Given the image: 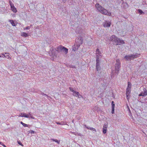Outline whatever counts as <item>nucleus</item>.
Returning <instances> with one entry per match:
<instances>
[{
  "instance_id": "f257e3e1",
  "label": "nucleus",
  "mask_w": 147,
  "mask_h": 147,
  "mask_svg": "<svg viewBox=\"0 0 147 147\" xmlns=\"http://www.w3.org/2000/svg\"><path fill=\"white\" fill-rule=\"evenodd\" d=\"M83 38L82 37L80 36V37L77 38L76 39L75 43L72 47V50L75 51L77 50L82 45L83 42Z\"/></svg>"
},
{
  "instance_id": "f03ea898",
  "label": "nucleus",
  "mask_w": 147,
  "mask_h": 147,
  "mask_svg": "<svg viewBox=\"0 0 147 147\" xmlns=\"http://www.w3.org/2000/svg\"><path fill=\"white\" fill-rule=\"evenodd\" d=\"M110 40L115 44L116 45H121L125 43L124 41L120 39L115 35H112L110 38Z\"/></svg>"
},
{
  "instance_id": "7ed1b4c3",
  "label": "nucleus",
  "mask_w": 147,
  "mask_h": 147,
  "mask_svg": "<svg viewBox=\"0 0 147 147\" xmlns=\"http://www.w3.org/2000/svg\"><path fill=\"white\" fill-rule=\"evenodd\" d=\"M116 63L115 64V69H112V74L113 76L115 75H117L119 73L121 67V63L120 60L117 59L116 61Z\"/></svg>"
},
{
  "instance_id": "20e7f679",
  "label": "nucleus",
  "mask_w": 147,
  "mask_h": 147,
  "mask_svg": "<svg viewBox=\"0 0 147 147\" xmlns=\"http://www.w3.org/2000/svg\"><path fill=\"white\" fill-rule=\"evenodd\" d=\"M140 55V54L137 53L127 55L124 57L123 59H125L126 61H130L131 60L139 57Z\"/></svg>"
},
{
  "instance_id": "39448f33",
  "label": "nucleus",
  "mask_w": 147,
  "mask_h": 147,
  "mask_svg": "<svg viewBox=\"0 0 147 147\" xmlns=\"http://www.w3.org/2000/svg\"><path fill=\"white\" fill-rule=\"evenodd\" d=\"M100 63H96V71L95 74L96 76H98L97 77V79H100L103 78L101 75H100V73H99V72L101 69V67L100 66Z\"/></svg>"
},
{
  "instance_id": "423d86ee",
  "label": "nucleus",
  "mask_w": 147,
  "mask_h": 147,
  "mask_svg": "<svg viewBox=\"0 0 147 147\" xmlns=\"http://www.w3.org/2000/svg\"><path fill=\"white\" fill-rule=\"evenodd\" d=\"M58 52L57 49L53 48V47L51 48L49 54L50 56L54 57H56Z\"/></svg>"
},
{
  "instance_id": "0eeeda50",
  "label": "nucleus",
  "mask_w": 147,
  "mask_h": 147,
  "mask_svg": "<svg viewBox=\"0 0 147 147\" xmlns=\"http://www.w3.org/2000/svg\"><path fill=\"white\" fill-rule=\"evenodd\" d=\"M57 49L59 53H63L64 52L66 54L67 53L68 49L65 48V47L60 45L58 46Z\"/></svg>"
},
{
  "instance_id": "6e6552de",
  "label": "nucleus",
  "mask_w": 147,
  "mask_h": 147,
  "mask_svg": "<svg viewBox=\"0 0 147 147\" xmlns=\"http://www.w3.org/2000/svg\"><path fill=\"white\" fill-rule=\"evenodd\" d=\"M19 116L24 117L28 118H30L32 119H35L34 117L31 115L30 112L28 114L24 113H20L19 114Z\"/></svg>"
},
{
  "instance_id": "1a4fd4ad",
  "label": "nucleus",
  "mask_w": 147,
  "mask_h": 147,
  "mask_svg": "<svg viewBox=\"0 0 147 147\" xmlns=\"http://www.w3.org/2000/svg\"><path fill=\"white\" fill-rule=\"evenodd\" d=\"M101 13L107 16H111V15L110 12L108 11L107 10L103 8V9L100 12Z\"/></svg>"
},
{
  "instance_id": "9d476101",
  "label": "nucleus",
  "mask_w": 147,
  "mask_h": 147,
  "mask_svg": "<svg viewBox=\"0 0 147 147\" xmlns=\"http://www.w3.org/2000/svg\"><path fill=\"white\" fill-rule=\"evenodd\" d=\"M95 7L97 8L98 11L100 12L103 9V7L100 5L98 3H96L95 5Z\"/></svg>"
},
{
  "instance_id": "9b49d317",
  "label": "nucleus",
  "mask_w": 147,
  "mask_h": 147,
  "mask_svg": "<svg viewBox=\"0 0 147 147\" xmlns=\"http://www.w3.org/2000/svg\"><path fill=\"white\" fill-rule=\"evenodd\" d=\"M147 95V90L146 88L143 89V92H142L139 94V96H145Z\"/></svg>"
},
{
  "instance_id": "f8f14e48",
  "label": "nucleus",
  "mask_w": 147,
  "mask_h": 147,
  "mask_svg": "<svg viewBox=\"0 0 147 147\" xmlns=\"http://www.w3.org/2000/svg\"><path fill=\"white\" fill-rule=\"evenodd\" d=\"M108 125L105 124L104 125L102 128V132L104 134H105L107 132Z\"/></svg>"
},
{
  "instance_id": "ddd939ff",
  "label": "nucleus",
  "mask_w": 147,
  "mask_h": 147,
  "mask_svg": "<svg viewBox=\"0 0 147 147\" xmlns=\"http://www.w3.org/2000/svg\"><path fill=\"white\" fill-rule=\"evenodd\" d=\"M111 22L107 21H105L103 23L104 26L106 27H109L111 25Z\"/></svg>"
},
{
  "instance_id": "4468645a",
  "label": "nucleus",
  "mask_w": 147,
  "mask_h": 147,
  "mask_svg": "<svg viewBox=\"0 0 147 147\" xmlns=\"http://www.w3.org/2000/svg\"><path fill=\"white\" fill-rule=\"evenodd\" d=\"M8 21L13 26H15L17 24H16L15 22H16V20H9Z\"/></svg>"
},
{
  "instance_id": "2eb2a0df",
  "label": "nucleus",
  "mask_w": 147,
  "mask_h": 147,
  "mask_svg": "<svg viewBox=\"0 0 147 147\" xmlns=\"http://www.w3.org/2000/svg\"><path fill=\"white\" fill-rule=\"evenodd\" d=\"M83 30L80 27H77L76 30V32L77 33L80 34L82 33Z\"/></svg>"
},
{
  "instance_id": "dca6fc26",
  "label": "nucleus",
  "mask_w": 147,
  "mask_h": 147,
  "mask_svg": "<svg viewBox=\"0 0 147 147\" xmlns=\"http://www.w3.org/2000/svg\"><path fill=\"white\" fill-rule=\"evenodd\" d=\"M100 56L98 55H96V63H101V59L100 58Z\"/></svg>"
},
{
  "instance_id": "f3484780",
  "label": "nucleus",
  "mask_w": 147,
  "mask_h": 147,
  "mask_svg": "<svg viewBox=\"0 0 147 147\" xmlns=\"http://www.w3.org/2000/svg\"><path fill=\"white\" fill-rule=\"evenodd\" d=\"M9 53H5V54L4 53H2V57H6L7 59H8L9 57Z\"/></svg>"
},
{
  "instance_id": "a211bd4d",
  "label": "nucleus",
  "mask_w": 147,
  "mask_h": 147,
  "mask_svg": "<svg viewBox=\"0 0 147 147\" xmlns=\"http://www.w3.org/2000/svg\"><path fill=\"white\" fill-rule=\"evenodd\" d=\"M73 95L74 96L78 97V98H80L79 97V93L78 92H77L75 91L73 93Z\"/></svg>"
},
{
  "instance_id": "6ab92c4d",
  "label": "nucleus",
  "mask_w": 147,
  "mask_h": 147,
  "mask_svg": "<svg viewBox=\"0 0 147 147\" xmlns=\"http://www.w3.org/2000/svg\"><path fill=\"white\" fill-rule=\"evenodd\" d=\"M131 92V88H127L126 94H130Z\"/></svg>"
},
{
  "instance_id": "aec40b11",
  "label": "nucleus",
  "mask_w": 147,
  "mask_h": 147,
  "mask_svg": "<svg viewBox=\"0 0 147 147\" xmlns=\"http://www.w3.org/2000/svg\"><path fill=\"white\" fill-rule=\"evenodd\" d=\"M101 54V53L99 51V49H97L96 50V55H98L99 56L101 57L102 55Z\"/></svg>"
},
{
  "instance_id": "412c9836",
  "label": "nucleus",
  "mask_w": 147,
  "mask_h": 147,
  "mask_svg": "<svg viewBox=\"0 0 147 147\" xmlns=\"http://www.w3.org/2000/svg\"><path fill=\"white\" fill-rule=\"evenodd\" d=\"M11 7V9L12 10L13 12L15 13H16L17 12V10L16 7H15L14 5Z\"/></svg>"
},
{
  "instance_id": "4be33fe9",
  "label": "nucleus",
  "mask_w": 147,
  "mask_h": 147,
  "mask_svg": "<svg viewBox=\"0 0 147 147\" xmlns=\"http://www.w3.org/2000/svg\"><path fill=\"white\" fill-rule=\"evenodd\" d=\"M121 33L120 34V35L121 36H124L126 35V30H123L121 31Z\"/></svg>"
},
{
  "instance_id": "5701e85b",
  "label": "nucleus",
  "mask_w": 147,
  "mask_h": 147,
  "mask_svg": "<svg viewBox=\"0 0 147 147\" xmlns=\"http://www.w3.org/2000/svg\"><path fill=\"white\" fill-rule=\"evenodd\" d=\"M20 123L24 127H28L29 126H31L30 125H29L23 123L22 121L20 122Z\"/></svg>"
},
{
  "instance_id": "b1692460",
  "label": "nucleus",
  "mask_w": 147,
  "mask_h": 147,
  "mask_svg": "<svg viewBox=\"0 0 147 147\" xmlns=\"http://www.w3.org/2000/svg\"><path fill=\"white\" fill-rule=\"evenodd\" d=\"M138 11L140 15L144 14V12L140 9H138Z\"/></svg>"
},
{
  "instance_id": "393cba45",
  "label": "nucleus",
  "mask_w": 147,
  "mask_h": 147,
  "mask_svg": "<svg viewBox=\"0 0 147 147\" xmlns=\"http://www.w3.org/2000/svg\"><path fill=\"white\" fill-rule=\"evenodd\" d=\"M57 124L60 125H65V123L63 121H61L60 122H56Z\"/></svg>"
},
{
  "instance_id": "a878e982",
  "label": "nucleus",
  "mask_w": 147,
  "mask_h": 147,
  "mask_svg": "<svg viewBox=\"0 0 147 147\" xmlns=\"http://www.w3.org/2000/svg\"><path fill=\"white\" fill-rule=\"evenodd\" d=\"M51 140H53L54 141H55V142H56L57 143H58L59 144L60 142V140H57L56 139H51Z\"/></svg>"
},
{
  "instance_id": "bb28decb",
  "label": "nucleus",
  "mask_w": 147,
  "mask_h": 147,
  "mask_svg": "<svg viewBox=\"0 0 147 147\" xmlns=\"http://www.w3.org/2000/svg\"><path fill=\"white\" fill-rule=\"evenodd\" d=\"M114 103V102L113 101H112L111 102L112 109H115V104Z\"/></svg>"
},
{
  "instance_id": "cd10ccee",
  "label": "nucleus",
  "mask_w": 147,
  "mask_h": 147,
  "mask_svg": "<svg viewBox=\"0 0 147 147\" xmlns=\"http://www.w3.org/2000/svg\"><path fill=\"white\" fill-rule=\"evenodd\" d=\"M131 83L129 82H128V86L127 87V88H131Z\"/></svg>"
},
{
  "instance_id": "c85d7f7f",
  "label": "nucleus",
  "mask_w": 147,
  "mask_h": 147,
  "mask_svg": "<svg viewBox=\"0 0 147 147\" xmlns=\"http://www.w3.org/2000/svg\"><path fill=\"white\" fill-rule=\"evenodd\" d=\"M39 92H40V94L42 95H45L48 98V97H50L49 96H48L47 95L45 94L44 93L42 92L41 91H39Z\"/></svg>"
},
{
  "instance_id": "c756f323",
  "label": "nucleus",
  "mask_w": 147,
  "mask_h": 147,
  "mask_svg": "<svg viewBox=\"0 0 147 147\" xmlns=\"http://www.w3.org/2000/svg\"><path fill=\"white\" fill-rule=\"evenodd\" d=\"M22 36L24 37H26L28 36V35L27 33H26L25 32H23L22 34Z\"/></svg>"
},
{
  "instance_id": "7c9ffc66",
  "label": "nucleus",
  "mask_w": 147,
  "mask_h": 147,
  "mask_svg": "<svg viewBox=\"0 0 147 147\" xmlns=\"http://www.w3.org/2000/svg\"><path fill=\"white\" fill-rule=\"evenodd\" d=\"M72 133L76 135H77L78 136H81V134L80 133H78V132H73Z\"/></svg>"
},
{
  "instance_id": "2f4dec72",
  "label": "nucleus",
  "mask_w": 147,
  "mask_h": 147,
  "mask_svg": "<svg viewBox=\"0 0 147 147\" xmlns=\"http://www.w3.org/2000/svg\"><path fill=\"white\" fill-rule=\"evenodd\" d=\"M88 129H90V130L93 131H94L95 132L96 131V129L95 128H93V127H90Z\"/></svg>"
},
{
  "instance_id": "473e14b6",
  "label": "nucleus",
  "mask_w": 147,
  "mask_h": 147,
  "mask_svg": "<svg viewBox=\"0 0 147 147\" xmlns=\"http://www.w3.org/2000/svg\"><path fill=\"white\" fill-rule=\"evenodd\" d=\"M9 5H10L11 7H12L13 6V5H14L13 4V3H12L11 1L10 0H9Z\"/></svg>"
},
{
  "instance_id": "72a5a7b5",
  "label": "nucleus",
  "mask_w": 147,
  "mask_h": 147,
  "mask_svg": "<svg viewBox=\"0 0 147 147\" xmlns=\"http://www.w3.org/2000/svg\"><path fill=\"white\" fill-rule=\"evenodd\" d=\"M31 26H32V25H31L30 26H27L26 28H24V30H25L26 29V30H29Z\"/></svg>"
},
{
  "instance_id": "f704fd0d",
  "label": "nucleus",
  "mask_w": 147,
  "mask_h": 147,
  "mask_svg": "<svg viewBox=\"0 0 147 147\" xmlns=\"http://www.w3.org/2000/svg\"><path fill=\"white\" fill-rule=\"evenodd\" d=\"M126 95L127 99V100H128L130 98V94H126Z\"/></svg>"
},
{
  "instance_id": "c9c22d12",
  "label": "nucleus",
  "mask_w": 147,
  "mask_h": 147,
  "mask_svg": "<svg viewBox=\"0 0 147 147\" xmlns=\"http://www.w3.org/2000/svg\"><path fill=\"white\" fill-rule=\"evenodd\" d=\"M69 89L70 90V91H71V92H73V93L74 92V91H74V90H73V88H71V87H69Z\"/></svg>"
},
{
  "instance_id": "e433bc0d",
  "label": "nucleus",
  "mask_w": 147,
  "mask_h": 147,
  "mask_svg": "<svg viewBox=\"0 0 147 147\" xmlns=\"http://www.w3.org/2000/svg\"><path fill=\"white\" fill-rule=\"evenodd\" d=\"M18 144H19L20 145L22 146H24V145L22 144V143L20 142V141H18Z\"/></svg>"
},
{
  "instance_id": "4c0bfd02",
  "label": "nucleus",
  "mask_w": 147,
  "mask_h": 147,
  "mask_svg": "<svg viewBox=\"0 0 147 147\" xmlns=\"http://www.w3.org/2000/svg\"><path fill=\"white\" fill-rule=\"evenodd\" d=\"M69 67H71V68H75V66L74 65H69Z\"/></svg>"
},
{
  "instance_id": "58836bf2",
  "label": "nucleus",
  "mask_w": 147,
  "mask_h": 147,
  "mask_svg": "<svg viewBox=\"0 0 147 147\" xmlns=\"http://www.w3.org/2000/svg\"><path fill=\"white\" fill-rule=\"evenodd\" d=\"M111 113L112 114L114 113V109H112Z\"/></svg>"
},
{
  "instance_id": "ea45409f",
  "label": "nucleus",
  "mask_w": 147,
  "mask_h": 147,
  "mask_svg": "<svg viewBox=\"0 0 147 147\" xmlns=\"http://www.w3.org/2000/svg\"><path fill=\"white\" fill-rule=\"evenodd\" d=\"M30 133H31L32 134H34L35 133L34 131L32 130H30Z\"/></svg>"
},
{
  "instance_id": "a19ab883",
  "label": "nucleus",
  "mask_w": 147,
  "mask_h": 147,
  "mask_svg": "<svg viewBox=\"0 0 147 147\" xmlns=\"http://www.w3.org/2000/svg\"><path fill=\"white\" fill-rule=\"evenodd\" d=\"M84 127L86 128H87L88 129H89V128L90 127H88V126H87V125H84Z\"/></svg>"
},
{
  "instance_id": "79ce46f5",
  "label": "nucleus",
  "mask_w": 147,
  "mask_h": 147,
  "mask_svg": "<svg viewBox=\"0 0 147 147\" xmlns=\"http://www.w3.org/2000/svg\"><path fill=\"white\" fill-rule=\"evenodd\" d=\"M79 97H80H80H82V98H83V96L82 95H80V94H79Z\"/></svg>"
},
{
  "instance_id": "37998d69",
  "label": "nucleus",
  "mask_w": 147,
  "mask_h": 147,
  "mask_svg": "<svg viewBox=\"0 0 147 147\" xmlns=\"http://www.w3.org/2000/svg\"><path fill=\"white\" fill-rule=\"evenodd\" d=\"M1 145H2L4 147H7L3 143Z\"/></svg>"
},
{
  "instance_id": "c03bdc74",
  "label": "nucleus",
  "mask_w": 147,
  "mask_h": 147,
  "mask_svg": "<svg viewBox=\"0 0 147 147\" xmlns=\"http://www.w3.org/2000/svg\"><path fill=\"white\" fill-rule=\"evenodd\" d=\"M63 1L64 3H65L66 1V0H63Z\"/></svg>"
},
{
  "instance_id": "a18cd8bd",
  "label": "nucleus",
  "mask_w": 147,
  "mask_h": 147,
  "mask_svg": "<svg viewBox=\"0 0 147 147\" xmlns=\"http://www.w3.org/2000/svg\"><path fill=\"white\" fill-rule=\"evenodd\" d=\"M0 57H2V54H1L0 55Z\"/></svg>"
},
{
  "instance_id": "49530a36",
  "label": "nucleus",
  "mask_w": 147,
  "mask_h": 147,
  "mask_svg": "<svg viewBox=\"0 0 147 147\" xmlns=\"http://www.w3.org/2000/svg\"><path fill=\"white\" fill-rule=\"evenodd\" d=\"M39 91H40L39 90V91H38L37 92L38 93V94H40V92H39Z\"/></svg>"
},
{
  "instance_id": "de8ad7c7",
  "label": "nucleus",
  "mask_w": 147,
  "mask_h": 147,
  "mask_svg": "<svg viewBox=\"0 0 147 147\" xmlns=\"http://www.w3.org/2000/svg\"><path fill=\"white\" fill-rule=\"evenodd\" d=\"M125 3L127 5V7H128V5L127 4V3Z\"/></svg>"
},
{
  "instance_id": "09e8293b",
  "label": "nucleus",
  "mask_w": 147,
  "mask_h": 147,
  "mask_svg": "<svg viewBox=\"0 0 147 147\" xmlns=\"http://www.w3.org/2000/svg\"><path fill=\"white\" fill-rule=\"evenodd\" d=\"M2 142H0V144L2 145Z\"/></svg>"
},
{
  "instance_id": "8fccbe9b",
  "label": "nucleus",
  "mask_w": 147,
  "mask_h": 147,
  "mask_svg": "<svg viewBox=\"0 0 147 147\" xmlns=\"http://www.w3.org/2000/svg\"><path fill=\"white\" fill-rule=\"evenodd\" d=\"M48 43L49 44H50V43H51V42H48Z\"/></svg>"
},
{
  "instance_id": "3c124183",
  "label": "nucleus",
  "mask_w": 147,
  "mask_h": 147,
  "mask_svg": "<svg viewBox=\"0 0 147 147\" xmlns=\"http://www.w3.org/2000/svg\"><path fill=\"white\" fill-rule=\"evenodd\" d=\"M123 3H124V1H123V2H122V4H123Z\"/></svg>"
},
{
  "instance_id": "603ef678",
  "label": "nucleus",
  "mask_w": 147,
  "mask_h": 147,
  "mask_svg": "<svg viewBox=\"0 0 147 147\" xmlns=\"http://www.w3.org/2000/svg\"><path fill=\"white\" fill-rule=\"evenodd\" d=\"M121 0L122 1H123V0Z\"/></svg>"
}]
</instances>
